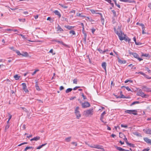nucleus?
Returning a JSON list of instances; mask_svg holds the SVG:
<instances>
[{
    "instance_id": "nucleus-51",
    "label": "nucleus",
    "mask_w": 151,
    "mask_h": 151,
    "mask_svg": "<svg viewBox=\"0 0 151 151\" xmlns=\"http://www.w3.org/2000/svg\"><path fill=\"white\" fill-rule=\"evenodd\" d=\"M145 68L146 70H147L149 73H150L151 71L149 70V68L148 67H146Z\"/></svg>"
},
{
    "instance_id": "nucleus-39",
    "label": "nucleus",
    "mask_w": 151,
    "mask_h": 151,
    "mask_svg": "<svg viewBox=\"0 0 151 151\" xmlns=\"http://www.w3.org/2000/svg\"><path fill=\"white\" fill-rule=\"evenodd\" d=\"M145 29V27H142V34H146L147 33L146 32H145L144 31Z\"/></svg>"
},
{
    "instance_id": "nucleus-38",
    "label": "nucleus",
    "mask_w": 151,
    "mask_h": 151,
    "mask_svg": "<svg viewBox=\"0 0 151 151\" xmlns=\"http://www.w3.org/2000/svg\"><path fill=\"white\" fill-rule=\"evenodd\" d=\"M127 145H129V146L130 147H134V145L133 144H132L131 143H129V142H128V143H127Z\"/></svg>"
},
{
    "instance_id": "nucleus-44",
    "label": "nucleus",
    "mask_w": 151,
    "mask_h": 151,
    "mask_svg": "<svg viewBox=\"0 0 151 151\" xmlns=\"http://www.w3.org/2000/svg\"><path fill=\"white\" fill-rule=\"evenodd\" d=\"M73 83H74L77 84V82H78L77 79L76 78L74 79L73 80Z\"/></svg>"
},
{
    "instance_id": "nucleus-57",
    "label": "nucleus",
    "mask_w": 151,
    "mask_h": 151,
    "mask_svg": "<svg viewBox=\"0 0 151 151\" xmlns=\"http://www.w3.org/2000/svg\"><path fill=\"white\" fill-rule=\"evenodd\" d=\"M150 149L147 148H145L144 149H143L142 150V151H148L150 150Z\"/></svg>"
},
{
    "instance_id": "nucleus-22",
    "label": "nucleus",
    "mask_w": 151,
    "mask_h": 151,
    "mask_svg": "<svg viewBox=\"0 0 151 151\" xmlns=\"http://www.w3.org/2000/svg\"><path fill=\"white\" fill-rule=\"evenodd\" d=\"M115 147L117 150L119 151H123L124 150V149L120 147H119L117 146H116Z\"/></svg>"
},
{
    "instance_id": "nucleus-41",
    "label": "nucleus",
    "mask_w": 151,
    "mask_h": 151,
    "mask_svg": "<svg viewBox=\"0 0 151 151\" xmlns=\"http://www.w3.org/2000/svg\"><path fill=\"white\" fill-rule=\"evenodd\" d=\"M123 87H124L126 88V89L128 90V91H131V89L129 88L128 86H123Z\"/></svg>"
},
{
    "instance_id": "nucleus-20",
    "label": "nucleus",
    "mask_w": 151,
    "mask_h": 151,
    "mask_svg": "<svg viewBox=\"0 0 151 151\" xmlns=\"http://www.w3.org/2000/svg\"><path fill=\"white\" fill-rule=\"evenodd\" d=\"M53 12L55 14V15L58 16L59 18L61 17V14L59 12H58V10H55Z\"/></svg>"
},
{
    "instance_id": "nucleus-26",
    "label": "nucleus",
    "mask_w": 151,
    "mask_h": 151,
    "mask_svg": "<svg viewBox=\"0 0 151 151\" xmlns=\"http://www.w3.org/2000/svg\"><path fill=\"white\" fill-rule=\"evenodd\" d=\"M65 27L70 30L72 29L73 28V27L70 25L65 26Z\"/></svg>"
},
{
    "instance_id": "nucleus-7",
    "label": "nucleus",
    "mask_w": 151,
    "mask_h": 151,
    "mask_svg": "<svg viewBox=\"0 0 151 151\" xmlns=\"http://www.w3.org/2000/svg\"><path fill=\"white\" fill-rule=\"evenodd\" d=\"M129 53L130 55H133L134 57L135 58H138L139 55L136 53H133L131 52L130 51H129Z\"/></svg>"
},
{
    "instance_id": "nucleus-55",
    "label": "nucleus",
    "mask_w": 151,
    "mask_h": 151,
    "mask_svg": "<svg viewBox=\"0 0 151 151\" xmlns=\"http://www.w3.org/2000/svg\"><path fill=\"white\" fill-rule=\"evenodd\" d=\"M135 44L137 45H140L142 44L140 42H136L135 43Z\"/></svg>"
},
{
    "instance_id": "nucleus-18",
    "label": "nucleus",
    "mask_w": 151,
    "mask_h": 151,
    "mask_svg": "<svg viewBox=\"0 0 151 151\" xmlns=\"http://www.w3.org/2000/svg\"><path fill=\"white\" fill-rule=\"evenodd\" d=\"M83 34L84 35V37L83 39V42L86 44V37H87V35L86 34L85 32H83Z\"/></svg>"
},
{
    "instance_id": "nucleus-27",
    "label": "nucleus",
    "mask_w": 151,
    "mask_h": 151,
    "mask_svg": "<svg viewBox=\"0 0 151 151\" xmlns=\"http://www.w3.org/2000/svg\"><path fill=\"white\" fill-rule=\"evenodd\" d=\"M139 103V101H135L133 103H132L130 105V106H132V105H133L134 104H138Z\"/></svg>"
},
{
    "instance_id": "nucleus-63",
    "label": "nucleus",
    "mask_w": 151,
    "mask_h": 151,
    "mask_svg": "<svg viewBox=\"0 0 151 151\" xmlns=\"http://www.w3.org/2000/svg\"><path fill=\"white\" fill-rule=\"evenodd\" d=\"M137 59L138 60H139V61H140L143 60V59H142V58H139V56H138V58H137Z\"/></svg>"
},
{
    "instance_id": "nucleus-13",
    "label": "nucleus",
    "mask_w": 151,
    "mask_h": 151,
    "mask_svg": "<svg viewBox=\"0 0 151 151\" xmlns=\"http://www.w3.org/2000/svg\"><path fill=\"white\" fill-rule=\"evenodd\" d=\"M102 66V68L104 69L105 70V71L106 72V63L105 62H103L102 63L101 65Z\"/></svg>"
},
{
    "instance_id": "nucleus-62",
    "label": "nucleus",
    "mask_w": 151,
    "mask_h": 151,
    "mask_svg": "<svg viewBox=\"0 0 151 151\" xmlns=\"http://www.w3.org/2000/svg\"><path fill=\"white\" fill-rule=\"evenodd\" d=\"M142 93H141L138 92L137 93V95L139 96H140L141 95Z\"/></svg>"
},
{
    "instance_id": "nucleus-14",
    "label": "nucleus",
    "mask_w": 151,
    "mask_h": 151,
    "mask_svg": "<svg viewBox=\"0 0 151 151\" xmlns=\"http://www.w3.org/2000/svg\"><path fill=\"white\" fill-rule=\"evenodd\" d=\"M106 114V112L105 111H104L101 114V117L100 118V120L103 122H104V121L103 120V119L104 118V115Z\"/></svg>"
},
{
    "instance_id": "nucleus-53",
    "label": "nucleus",
    "mask_w": 151,
    "mask_h": 151,
    "mask_svg": "<svg viewBox=\"0 0 151 151\" xmlns=\"http://www.w3.org/2000/svg\"><path fill=\"white\" fill-rule=\"evenodd\" d=\"M135 1L134 0H127V3H131L134 2Z\"/></svg>"
},
{
    "instance_id": "nucleus-32",
    "label": "nucleus",
    "mask_w": 151,
    "mask_h": 151,
    "mask_svg": "<svg viewBox=\"0 0 151 151\" xmlns=\"http://www.w3.org/2000/svg\"><path fill=\"white\" fill-rule=\"evenodd\" d=\"M97 50L100 53L104 54V50H102L100 48H99L97 49Z\"/></svg>"
},
{
    "instance_id": "nucleus-15",
    "label": "nucleus",
    "mask_w": 151,
    "mask_h": 151,
    "mask_svg": "<svg viewBox=\"0 0 151 151\" xmlns=\"http://www.w3.org/2000/svg\"><path fill=\"white\" fill-rule=\"evenodd\" d=\"M117 59H118L119 62L121 64H124L126 63V60H121L119 59V57H117Z\"/></svg>"
},
{
    "instance_id": "nucleus-31",
    "label": "nucleus",
    "mask_w": 151,
    "mask_h": 151,
    "mask_svg": "<svg viewBox=\"0 0 151 151\" xmlns=\"http://www.w3.org/2000/svg\"><path fill=\"white\" fill-rule=\"evenodd\" d=\"M73 89L71 88H68L65 91V93H68L70 92H71Z\"/></svg>"
},
{
    "instance_id": "nucleus-60",
    "label": "nucleus",
    "mask_w": 151,
    "mask_h": 151,
    "mask_svg": "<svg viewBox=\"0 0 151 151\" xmlns=\"http://www.w3.org/2000/svg\"><path fill=\"white\" fill-rule=\"evenodd\" d=\"M80 88V87H79V86H76L75 87H74L73 88V90H76L77 88Z\"/></svg>"
},
{
    "instance_id": "nucleus-30",
    "label": "nucleus",
    "mask_w": 151,
    "mask_h": 151,
    "mask_svg": "<svg viewBox=\"0 0 151 151\" xmlns=\"http://www.w3.org/2000/svg\"><path fill=\"white\" fill-rule=\"evenodd\" d=\"M13 51L16 52L17 53L18 55H21V54L20 53V52L19 51L17 50H14Z\"/></svg>"
},
{
    "instance_id": "nucleus-29",
    "label": "nucleus",
    "mask_w": 151,
    "mask_h": 151,
    "mask_svg": "<svg viewBox=\"0 0 151 151\" xmlns=\"http://www.w3.org/2000/svg\"><path fill=\"white\" fill-rule=\"evenodd\" d=\"M23 89H25L27 88L26 84L25 83H22Z\"/></svg>"
},
{
    "instance_id": "nucleus-54",
    "label": "nucleus",
    "mask_w": 151,
    "mask_h": 151,
    "mask_svg": "<svg viewBox=\"0 0 151 151\" xmlns=\"http://www.w3.org/2000/svg\"><path fill=\"white\" fill-rule=\"evenodd\" d=\"M82 96L83 100L86 99V98L85 96L83 93H82Z\"/></svg>"
},
{
    "instance_id": "nucleus-43",
    "label": "nucleus",
    "mask_w": 151,
    "mask_h": 151,
    "mask_svg": "<svg viewBox=\"0 0 151 151\" xmlns=\"http://www.w3.org/2000/svg\"><path fill=\"white\" fill-rule=\"evenodd\" d=\"M111 12L113 13V14H114V17H116L117 16L116 12H115V11H114V10H112L111 11Z\"/></svg>"
},
{
    "instance_id": "nucleus-34",
    "label": "nucleus",
    "mask_w": 151,
    "mask_h": 151,
    "mask_svg": "<svg viewBox=\"0 0 151 151\" xmlns=\"http://www.w3.org/2000/svg\"><path fill=\"white\" fill-rule=\"evenodd\" d=\"M59 5L64 9H67L68 7V6L64 5L62 4H59Z\"/></svg>"
},
{
    "instance_id": "nucleus-24",
    "label": "nucleus",
    "mask_w": 151,
    "mask_h": 151,
    "mask_svg": "<svg viewBox=\"0 0 151 151\" xmlns=\"http://www.w3.org/2000/svg\"><path fill=\"white\" fill-rule=\"evenodd\" d=\"M20 77V76H18L17 74L15 75L14 76V78L16 80H18Z\"/></svg>"
},
{
    "instance_id": "nucleus-16",
    "label": "nucleus",
    "mask_w": 151,
    "mask_h": 151,
    "mask_svg": "<svg viewBox=\"0 0 151 151\" xmlns=\"http://www.w3.org/2000/svg\"><path fill=\"white\" fill-rule=\"evenodd\" d=\"M35 87L37 91H40L41 90V89L38 86V82L37 81L35 82Z\"/></svg>"
},
{
    "instance_id": "nucleus-50",
    "label": "nucleus",
    "mask_w": 151,
    "mask_h": 151,
    "mask_svg": "<svg viewBox=\"0 0 151 151\" xmlns=\"http://www.w3.org/2000/svg\"><path fill=\"white\" fill-rule=\"evenodd\" d=\"M39 71V70H38V69H37V70H35L32 73V75H35V74L36 73V72L38 71Z\"/></svg>"
},
{
    "instance_id": "nucleus-61",
    "label": "nucleus",
    "mask_w": 151,
    "mask_h": 151,
    "mask_svg": "<svg viewBox=\"0 0 151 151\" xmlns=\"http://www.w3.org/2000/svg\"><path fill=\"white\" fill-rule=\"evenodd\" d=\"M23 90L26 93L28 92H29L27 88H25V89H23Z\"/></svg>"
},
{
    "instance_id": "nucleus-9",
    "label": "nucleus",
    "mask_w": 151,
    "mask_h": 151,
    "mask_svg": "<svg viewBox=\"0 0 151 151\" xmlns=\"http://www.w3.org/2000/svg\"><path fill=\"white\" fill-rule=\"evenodd\" d=\"M143 130L146 134H151V129H144Z\"/></svg>"
},
{
    "instance_id": "nucleus-2",
    "label": "nucleus",
    "mask_w": 151,
    "mask_h": 151,
    "mask_svg": "<svg viewBox=\"0 0 151 151\" xmlns=\"http://www.w3.org/2000/svg\"><path fill=\"white\" fill-rule=\"evenodd\" d=\"M93 108H92L89 109L84 111V115L86 116H89V115H92L93 114Z\"/></svg>"
},
{
    "instance_id": "nucleus-10",
    "label": "nucleus",
    "mask_w": 151,
    "mask_h": 151,
    "mask_svg": "<svg viewBox=\"0 0 151 151\" xmlns=\"http://www.w3.org/2000/svg\"><path fill=\"white\" fill-rule=\"evenodd\" d=\"M123 40H124L125 41L128 42V43H129L131 41L130 39L127 36L125 35H124L123 37Z\"/></svg>"
},
{
    "instance_id": "nucleus-12",
    "label": "nucleus",
    "mask_w": 151,
    "mask_h": 151,
    "mask_svg": "<svg viewBox=\"0 0 151 151\" xmlns=\"http://www.w3.org/2000/svg\"><path fill=\"white\" fill-rule=\"evenodd\" d=\"M21 55L26 57H29V56L28 53L26 52H23L21 54Z\"/></svg>"
},
{
    "instance_id": "nucleus-59",
    "label": "nucleus",
    "mask_w": 151,
    "mask_h": 151,
    "mask_svg": "<svg viewBox=\"0 0 151 151\" xmlns=\"http://www.w3.org/2000/svg\"><path fill=\"white\" fill-rule=\"evenodd\" d=\"M64 89V87L63 86H60V90L61 91Z\"/></svg>"
},
{
    "instance_id": "nucleus-23",
    "label": "nucleus",
    "mask_w": 151,
    "mask_h": 151,
    "mask_svg": "<svg viewBox=\"0 0 151 151\" xmlns=\"http://www.w3.org/2000/svg\"><path fill=\"white\" fill-rule=\"evenodd\" d=\"M144 140L145 142H146L147 143H149L150 142V139H149L147 137L144 138Z\"/></svg>"
},
{
    "instance_id": "nucleus-52",
    "label": "nucleus",
    "mask_w": 151,
    "mask_h": 151,
    "mask_svg": "<svg viewBox=\"0 0 151 151\" xmlns=\"http://www.w3.org/2000/svg\"><path fill=\"white\" fill-rule=\"evenodd\" d=\"M101 22L102 24L103 25L104 23V19L102 17H101Z\"/></svg>"
},
{
    "instance_id": "nucleus-8",
    "label": "nucleus",
    "mask_w": 151,
    "mask_h": 151,
    "mask_svg": "<svg viewBox=\"0 0 151 151\" xmlns=\"http://www.w3.org/2000/svg\"><path fill=\"white\" fill-rule=\"evenodd\" d=\"M57 42H58V43H60L62 45H63L65 47H67V48L69 47V45L65 44V43H63V42H62L61 41L58 40V41H57Z\"/></svg>"
},
{
    "instance_id": "nucleus-11",
    "label": "nucleus",
    "mask_w": 151,
    "mask_h": 151,
    "mask_svg": "<svg viewBox=\"0 0 151 151\" xmlns=\"http://www.w3.org/2000/svg\"><path fill=\"white\" fill-rule=\"evenodd\" d=\"M120 94L121 96H115L117 98H120L124 99L127 98L124 95L122 94V91H120Z\"/></svg>"
},
{
    "instance_id": "nucleus-4",
    "label": "nucleus",
    "mask_w": 151,
    "mask_h": 151,
    "mask_svg": "<svg viewBox=\"0 0 151 151\" xmlns=\"http://www.w3.org/2000/svg\"><path fill=\"white\" fill-rule=\"evenodd\" d=\"M137 111L136 110H127L125 111V113L129 114H132L135 115L137 114Z\"/></svg>"
},
{
    "instance_id": "nucleus-6",
    "label": "nucleus",
    "mask_w": 151,
    "mask_h": 151,
    "mask_svg": "<svg viewBox=\"0 0 151 151\" xmlns=\"http://www.w3.org/2000/svg\"><path fill=\"white\" fill-rule=\"evenodd\" d=\"M142 89L144 91L147 92L151 91V90L150 88H149L147 86H142Z\"/></svg>"
},
{
    "instance_id": "nucleus-19",
    "label": "nucleus",
    "mask_w": 151,
    "mask_h": 151,
    "mask_svg": "<svg viewBox=\"0 0 151 151\" xmlns=\"http://www.w3.org/2000/svg\"><path fill=\"white\" fill-rule=\"evenodd\" d=\"M56 28L57 31H59L60 32L63 31V29H62L58 24V27H56Z\"/></svg>"
},
{
    "instance_id": "nucleus-46",
    "label": "nucleus",
    "mask_w": 151,
    "mask_h": 151,
    "mask_svg": "<svg viewBox=\"0 0 151 151\" xmlns=\"http://www.w3.org/2000/svg\"><path fill=\"white\" fill-rule=\"evenodd\" d=\"M19 20L20 22H25L26 21V19H19Z\"/></svg>"
},
{
    "instance_id": "nucleus-36",
    "label": "nucleus",
    "mask_w": 151,
    "mask_h": 151,
    "mask_svg": "<svg viewBox=\"0 0 151 151\" xmlns=\"http://www.w3.org/2000/svg\"><path fill=\"white\" fill-rule=\"evenodd\" d=\"M94 147V148H98V149H103V148H102L101 146H99V145L96 146L95 147L92 146V147Z\"/></svg>"
},
{
    "instance_id": "nucleus-25",
    "label": "nucleus",
    "mask_w": 151,
    "mask_h": 151,
    "mask_svg": "<svg viewBox=\"0 0 151 151\" xmlns=\"http://www.w3.org/2000/svg\"><path fill=\"white\" fill-rule=\"evenodd\" d=\"M71 138V137L66 138L65 139V140L67 142H69L70 141Z\"/></svg>"
},
{
    "instance_id": "nucleus-58",
    "label": "nucleus",
    "mask_w": 151,
    "mask_h": 151,
    "mask_svg": "<svg viewBox=\"0 0 151 151\" xmlns=\"http://www.w3.org/2000/svg\"><path fill=\"white\" fill-rule=\"evenodd\" d=\"M95 31V29H94V28H93V29H91V32L93 34L94 33Z\"/></svg>"
},
{
    "instance_id": "nucleus-5",
    "label": "nucleus",
    "mask_w": 151,
    "mask_h": 151,
    "mask_svg": "<svg viewBox=\"0 0 151 151\" xmlns=\"http://www.w3.org/2000/svg\"><path fill=\"white\" fill-rule=\"evenodd\" d=\"M81 106L83 108H86L90 107V104L88 102H85L81 103Z\"/></svg>"
},
{
    "instance_id": "nucleus-56",
    "label": "nucleus",
    "mask_w": 151,
    "mask_h": 151,
    "mask_svg": "<svg viewBox=\"0 0 151 151\" xmlns=\"http://www.w3.org/2000/svg\"><path fill=\"white\" fill-rule=\"evenodd\" d=\"M71 144L73 145H75V146H76L77 145V143L75 142H72Z\"/></svg>"
},
{
    "instance_id": "nucleus-35",
    "label": "nucleus",
    "mask_w": 151,
    "mask_h": 151,
    "mask_svg": "<svg viewBox=\"0 0 151 151\" xmlns=\"http://www.w3.org/2000/svg\"><path fill=\"white\" fill-rule=\"evenodd\" d=\"M136 24L138 25H139L141 26L142 27H142H145L144 25L142 23H139V22H137L136 23Z\"/></svg>"
},
{
    "instance_id": "nucleus-17",
    "label": "nucleus",
    "mask_w": 151,
    "mask_h": 151,
    "mask_svg": "<svg viewBox=\"0 0 151 151\" xmlns=\"http://www.w3.org/2000/svg\"><path fill=\"white\" fill-rule=\"evenodd\" d=\"M40 137L37 136L36 137H34L33 138L31 139L30 140L31 141H34V140L37 141L40 139Z\"/></svg>"
},
{
    "instance_id": "nucleus-33",
    "label": "nucleus",
    "mask_w": 151,
    "mask_h": 151,
    "mask_svg": "<svg viewBox=\"0 0 151 151\" xmlns=\"http://www.w3.org/2000/svg\"><path fill=\"white\" fill-rule=\"evenodd\" d=\"M124 137H125V136L122 133H119V137H120L122 138L123 139V138H124Z\"/></svg>"
},
{
    "instance_id": "nucleus-21",
    "label": "nucleus",
    "mask_w": 151,
    "mask_h": 151,
    "mask_svg": "<svg viewBox=\"0 0 151 151\" xmlns=\"http://www.w3.org/2000/svg\"><path fill=\"white\" fill-rule=\"evenodd\" d=\"M140 96L143 98H147L148 97L149 95H148L145 94L144 93H143Z\"/></svg>"
},
{
    "instance_id": "nucleus-49",
    "label": "nucleus",
    "mask_w": 151,
    "mask_h": 151,
    "mask_svg": "<svg viewBox=\"0 0 151 151\" xmlns=\"http://www.w3.org/2000/svg\"><path fill=\"white\" fill-rule=\"evenodd\" d=\"M121 127H124V128H127V127L128 126L126 125H124V124H122L121 125Z\"/></svg>"
},
{
    "instance_id": "nucleus-1",
    "label": "nucleus",
    "mask_w": 151,
    "mask_h": 151,
    "mask_svg": "<svg viewBox=\"0 0 151 151\" xmlns=\"http://www.w3.org/2000/svg\"><path fill=\"white\" fill-rule=\"evenodd\" d=\"M114 30L118 36L119 38L121 40H123L124 36H123V35H124V33L122 34V32L120 31V32H118L120 30V28H119V27L118 26V28L117 30H116V27H115L114 28Z\"/></svg>"
},
{
    "instance_id": "nucleus-3",
    "label": "nucleus",
    "mask_w": 151,
    "mask_h": 151,
    "mask_svg": "<svg viewBox=\"0 0 151 151\" xmlns=\"http://www.w3.org/2000/svg\"><path fill=\"white\" fill-rule=\"evenodd\" d=\"M79 107L77 106L75 109V114L76 116V118L77 119H79L81 116V114L79 111Z\"/></svg>"
},
{
    "instance_id": "nucleus-47",
    "label": "nucleus",
    "mask_w": 151,
    "mask_h": 151,
    "mask_svg": "<svg viewBox=\"0 0 151 151\" xmlns=\"http://www.w3.org/2000/svg\"><path fill=\"white\" fill-rule=\"evenodd\" d=\"M144 76L146 78H147L148 79H151V77H149V76L146 75L145 74L144 75Z\"/></svg>"
},
{
    "instance_id": "nucleus-45",
    "label": "nucleus",
    "mask_w": 151,
    "mask_h": 151,
    "mask_svg": "<svg viewBox=\"0 0 151 151\" xmlns=\"http://www.w3.org/2000/svg\"><path fill=\"white\" fill-rule=\"evenodd\" d=\"M123 139L125 141L127 144L128 143V141L127 139L125 137H124V138H123Z\"/></svg>"
},
{
    "instance_id": "nucleus-42",
    "label": "nucleus",
    "mask_w": 151,
    "mask_h": 151,
    "mask_svg": "<svg viewBox=\"0 0 151 151\" xmlns=\"http://www.w3.org/2000/svg\"><path fill=\"white\" fill-rule=\"evenodd\" d=\"M69 33L70 34H72V35H74L76 34V33L75 31L73 30H70L69 32Z\"/></svg>"
},
{
    "instance_id": "nucleus-48",
    "label": "nucleus",
    "mask_w": 151,
    "mask_h": 151,
    "mask_svg": "<svg viewBox=\"0 0 151 151\" xmlns=\"http://www.w3.org/2000/svg\"><path fill=\"white\" fill-rule=\"evenodd\" d=\"M9 124H6L5 127V130L8 129L9 127Z\"/></svg>"
},
{
    "instance_id": "nucleus-40",
    "label": "nucleus",
    "mask_w": 151,
    "mask_h": 151,
    "mask_svg": "<svg viewBox=\"0 0 151 151\" xmlns=\"http://www.w3.org/2000/svg\"><path fill=\"white\" fill-rule=\"evenodd\" d=\"M114 3H115V5L116 6L119 8H120L121 7L120 6L119 4H117L116 1H114Z\"/></svg>"
},
{
    "instance_id": "nucleus-28",
    "label": "nucleus",
    "mask_w": 151,
    "mask_h": 151,
    "mask_svg": "<svg viewBox=\"0 0 151 151\" xmlns=\"http://www.w3.org/2000/svg\"><path fill=\"white\" fill-rule=\"evenodd\" d=\"M31 149H33V147H32L27 146L26 147V148L24 150V151H27V150Z\"/></svg>"
},
{
    "instance_id": "nucleus-64",
    "label": "nucleus",
    "mask_w": 151,
    "mask_h": 151,
    "mask_svg": "<svg viewBox=\"0 0 151 151\" xmlns=\"http://www.w3.org/2000/svg\"><path fill=\"white\" fill-rule=\"evenodd\" d=\"M91 11L92 14H94L95 13V11L94 10H91Z\"/></svg>"
},
{
    "instance_id": "nucleus-37",
    "label": "nucleus",
    "mask_w": 151,
    "mask_h": 151,
    "mask_svg": "<svg viewBox=\"0 0 151 151\" xmlns=\"http://www.w3.org/2000/svg\"><path fill=\"white\" fill-rule=\"evenodd\" d=\"M149 54H144L142 53V56L145 57H147L149 56Z\"/></svg>"
}]
</instances>
